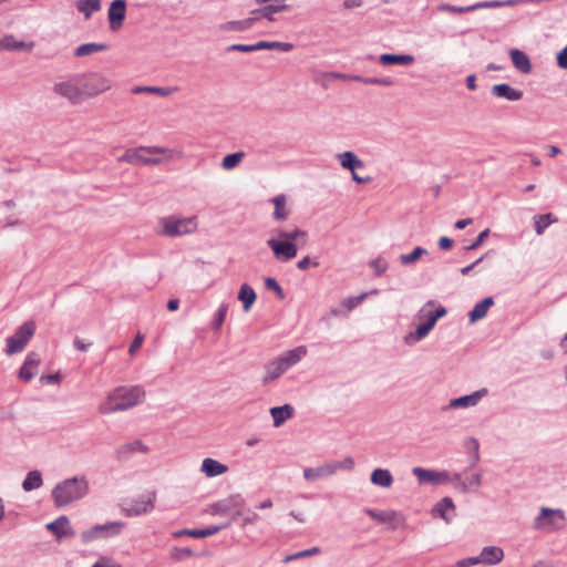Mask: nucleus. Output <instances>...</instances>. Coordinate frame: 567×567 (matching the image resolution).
Segmentation results:
<instances>
[{
    "label": "nucleus",
    "mask_w": 567,
    "mask_h": 567,
    "mask_svg": "<svg viewBox=\"0 0 567 567\" xmlns=\"http://www.w3.org/2000/svg\"><path fill=\"white\" fill-rule=\"evenodd\" d=\"M481 564L480 556L463 558L456 561V567H471Z\"/></svg>",
    "instance_id": "4d7b16f0"
},
{
    "label": "nucleus",
    "mask_w": 567,
    "mask_h": 567,
    "mask_svg": "<svg viewBox=\"0 0 567 567\" xmlns=\"http://www.w3.org/2000/svg\"><path fill=\"white\" fill-rule=\"evenodd\" d=\"M228 51L252 52L254 44H233L228 48Z\"/></svg>",
    "instance_id": "e2e57ef3"
},
{
    "label": "nucleus",
    "mask_w": 567,
    "mask_h": 567,
    "mask_svg": "<svg viewBox=\"0 0 567 567\" xmlns=\"http://www.w3.org/2000/svg\"><path fill=\"white\" fill-rule=\"evenodd\" d=\"M289 9V6L286 3H272L265 6L260 9H255L251 11V14L255 17L265 18L268 21H275V13H279Z\"/></svg>",
    "instance_id": "7c9ffc66"
},
{
    "label": "nucleus",
    "mask_w": 567,
    "mask_h": 567,
    "mask_svg": "<svg viewBox=\"0 0 567 567\" xmlns=\"http://www.w3.org/2000/svg\"><path fill=\"white\" fill-rule=\"evenodd\" d=\"M293 49V44L289 42L269 41L268 50H280L289 52Z\"/></svg>",
    "instance_id": "5fc2aeb1"
},
{
    "label": "nucleus",
    "mask_w": 567,
    "mask_h": 567,
    "mask_svg": "<svg viewBox=\"0 0 567 567\" xmlns=\"http://www.w3.org/2000/svg\"><path fill=\"white\" fill-rule=\"evenodd\" d=\"M259 20V17H251L243 20L227 21L219 25L224 32H244L252 28L254 23Z\"/></svg>",
    "instance_id": "a878e982"
},
{
    "label": "nucleus",
    "mask_w": 567,
    "mask_h": 567,
    "mask_svg": "<svg viewBox=\"0 0 567 567\" xmlns=\"http://www.w3.org/2000/svg\"><path fill=\"white\" fill-rule=\"evenodd\" d=\"M481 483H482V475H481V473H473L466 480V484H467L468 488L472 487V488L477 489L481 486Z\"/></svg>",
    "instance_id": "13d9d810"
},
{
    "label": "nucleus",
    "mask_w": 567,
    "mask_h": 567,
    "mask_svg": "<svg viewBox=\"0 0 567 567\" xmlns=\"http://www.w3.org/2000/svg\"><path fill=\"white\" fill-rule=\"evenodd\" d=\"M34 48L33 41L18 40L13 34H6L0 39V51H12V52H31Z\"/></svg>",
    "instance_id": "2eb2a0df"
},
{
    "label": "nucleus",
    "mask_w": 567,
    "mask_h": 567,
    "mask_svg": "<svg viewBox=\"0 0 567 567\" xmlns=\"http://www.w3.org/2000/svg\"><path fill=\"white\" fill-rule=\"evenodd\" d=\"M47 529L50 530L58 540L74 536V530L72 529L66 516H60L54 522L47 524Z\"/></svg>",
    "instance_id": "f3484780"
},
{
    "label": "nucleus",
    "mask_w": 567,
    "mask_h": 567,
    "mask_svg": "<svg viewBox=\"0 0 567 567\" xmlns=\"http://www.w3.org/2000/svg\"><path fill=\"white\" fill-rule=\"evenodd\" d=\"M245 499L239 494H234L225 499H221L210 506V514L225 515L234 508L241 507Z\"/></svg>",
    "instance_id": "dca6fc26"
},
{
    "label": "nucleus",
    "mask_w": 567,
    "mask_h": 567,
    "mask_svg": "<svg viewBox=\"0 0 567 567\" xmlns=\"http://www.w3.org/2000/svg\"><path fill=\"white\" fill-rule=\"evenodd\" d=\"M246 154L243 151L226 155L221 161V167L226 171H231L237 167L245 158Z\"/></svg>",
    "instance_id": "37998d69"
},
{
    "label": "nucleus",
    "mask_w": 567,
    "mask_h": 567,
    "mask_svg": "<svg viewBox=\"0 0 567 567\" xmlns=\"http://www.w3.org/2000/svg\"><path fill=\"white\" fill-rule=\"evenodd\" d=\"M557 64L561 69H567V45L557 54Z\"/></svg>",
    "instance_id": "680f3d73"
},
{
    "label": "nucleus",
    "mask_w": 567,
    "mask_h": 567,
    "mask_svg": "<svg viewBox=\"0 0 567 567\" xmlns=\"http://www.w3.org/2000/svg\"><path fill=\"white\" fill-rule=\"evenodd\" d=\"M60 381V375L59 373H54V374H44L40 378V382L42 383H47V384H52V383H58Z\"/></svg>",
    "instance_id": "69168bd1"
},
{
    "label": "nucleus",
    "mask_w": 567,
    "mask_h": 567,
    "mask_svg": "<svg viewBox=\"0 0 567 567\" xmlns=\"http://www.w3.org/2000/svg\"><path fill=\"white\" fill-rule=\"evenodd\" d=\"M566 517L561 509L542 507L535 519V528L546 530H558L564 527Z\"/></svg>",
    "instance_id": "9d476101"
},
{
    "label": "nucleus",
    "mask_w": 567,
    "mask_h": 567,
    "mask_svg": "<svg viewBox=\"0 0 567 567\" xmlns=\"http://www.w3.org/2000/svg\"><path fill=\"white\" fill-rule=\"evenodd\" d=\"M107 49H109V44H106V43H95V42L84 43V44L79 45L74 50V56H76V58L89 56V55H93L99 52L106 51Z\"/></svg>",
    "instance_id": "f704fd0d"
},
{
    "label": "nucleus",
    "mask_w": 567,
    "mask_h": 567,
    "mask_svg": "<svg viewBox=\"0 0 567 567\" xmlns=\"http://www.w3.org/2000/svg\"><path fill=\"white\" fill-rule=\"evenodd\" d=\"M237 299L243 305V310L248 312L257 299V295L251 286L243 284L238 290Z\"/></svg>",
    "instance_id": "2f4dec72"
},
{
    "label": "nucleus",
    "mask_w": 567,
    "mask_h": 567,
    "mask_svg": "<svg viewBox=\"0 0 567 567\" xmlns=\"http://www.w3.org/2000/svg\"><path fill=\"white\" fill-rule=\"evenodd\" d=\"M336 157L342 168L349 169L351 172V177L355 183L365 184L370 182V176L362 177L355 173L357 169H361L364 167V163L360 158H358L355 153L351 151H346L343 153L337 154Z\"/></svg>",
    "instance_id": "9b49d317"
},
{
    "label": "nucleus",
    "mask_w": 567,
    "mask_h": 567,
    "mask_svg": "<svg viewBox=\"0 0 567 567\" xmlns=\"http://www.w3.org/2000/svg\"><path fill=\"white\" fill-rule=\"evenodd\" d=\"M492 94L498 99L507 101H519L523 97V92L512 87L509 84L502 83L492 86Z\"/></svg>",
    "instance_id": "bb28decb"
},
{
    "label": "nucleus",
    "mask_w": 567,
    "mask_h": 567,
    "mask_svg": "<svg viewBox=\"0 0 567 567\" xmlns=\"http://www.w3.org/2000/svg\"><path fill=\"white\" fill-rule=\"evenodd\" d=\"M35 328L37 326L34 321H27L22 323L14 334L7 339L4 350L6 354L11 357L16 353L22 352L34 336Z\"/></svg>",
    "instance_id": "6e6552de"
},
{
    "label": "nucleus",
    "mask_w": 567,
    "mask_h": 567,
    "mask_svg": "<svg viewBox=\"0 0 567 567\" xmlns=\"http://www.w3.org/2000/svg\"><path fill=\"white\" fill-rule=\"evenodd\" d=\"M125 16H126L125 0H113L107 10L110 29L112 31H118L123 27Z\"/></svg>",
    "instance_id": "ddd939ff"
},
{
    "label": "nucleus",
    "mask_w": 567,
    "mask_h": 567,
    "mask_svg": "<svg viewBox=\"0 0 567 567\" xmlns=\"http://www.w3.org/2000/svg\"><path fill=\"white\" fill-rule=\"evenodd\" d=\"M488 236H489V229H485V230L481 231L480 235L477 236L476 240L473 244H471L468 247H466V249L474 250V249L478 248Z\"/></svg>",
    "instance_id": "6e6d98bb"
},
{
    "label": "nucleus",
    "mask_w": 567,
    "mask_h": 567,
    "mask_svg": "<svg viewBox=\"0 0 567 567\" xmlns=\"http://www.w3.org/2000/svg\"><path fill=\"white\" fill-rule=\"evenodd\" d=\"M340 465L337 462L324 463L318 467H306L303 470V477L309 483H315L321 478L332 476Z\"/></svg>",
    "instance_id": "f8f14e48"
},
{
    "label": "nucleus",
    "mask_w": 567,
    "mask_h": 567,
    "mask_svg": "<svg viewBox=\"0 0 567 567\" xmlns=\"http://www.w3.org/2000/svg\"><path fill=\"white\" fill-rule=\"evenodd\" d=\"M145 390L141 385H122L113 389L99 404L102 415L130 410L143 402Z\"/></svg>",
    "instance_id": "f03ea898"
},
{
    "label": "nucleus",
    "mask_w": 567,
    "mask_h": 567,
    "mask_svg": "<svg viewBox=\"0 0 567 567\" xmlns=\"http://www.w3.org/2000/svg\"><path fill=\"white\" fill-rule=\"evenodd\" d=\"M182 152L161 146H138L127 148L118 162L135 166L159 165L176 158H182Z\"/></svg>",
    "instance_id": "7ed1b4c3"
},
{
    "label": "nucleus",
    "mask_w": 567,
    "mask_h": 567,
    "mask_svg": "<svg viewBox=\"0 0 567 567\" xmlns=\"http://www.w3.org/2000/svg\"><path fill=\"white\" fill-rule=\"evenodd\" d=\"M453 246V240L449 237H441L439 240V247L443 250H447Z\"/></svg>",
    "instance_id": "774afa93"
},
{
    "label": "nucleus",
    "mask_w": 567,
    "mask_h": 567,
    "mask_svg": "<svg viewBox=\"0 0 567 567\" xmlns=\"http://www.w3.org/2000/svg\"><path fill=\"white\" fill-rule=\"evenodd\" d=\"M270 414L274 420V426L279 427L287 420L293 415V408L290 404H284L281 406H275L270 409Z\"/></svg>",
    "instance_id": "473e14b6"
},
{
    "label": "nucleus",
    "mask_w": 567,
    "mask_h": 567,
    "mask_svg": "<svg viewBox=\"0 0 567 567\" xmlns=\"http://www.w3.org/2000/svg\"><path fill=\"white\" fill-rule=\"evenodd\" d=\"M147 451L148 447L144 445L142 441H134L118 447L117 454L120 456H126L132 453H146Z\"/></svg>",
    "instance_id": "79ce46f5"
},
{
    "label": "nucleus",
    "mask_w": 567,
    "mask_h": 567,
    "mask_svg": "<svg viewBox=\"0 0 567 567\" xmlns=\"http://www.w3.org/2000/svg\"><path fill=\"white\" fill-rule=\"evenodd\" d=\"M227 526H229V523H227L225 525H219V526H209L207 528L192 529V530L187 532V536L194 537V538H204V537H208V536H213V535L217 534L219 530H221L223 528H225Z\"/></svg>",
    "instance_id": "a18cd8bd"
},
{
    "label": "nucleus",
    "mask_w": 567,
    "mask_h": 567,
    "mask_svg": "<svg viewBox=\"0 0 567 567\" xmlns=\"http://www.w3.org/2000/svg\"><path fill=\"white\" fill-rule=\"evenodd\" d=\"M431 331V328L424 322L416 327L415 331L409 332L404 336V342L408 346H413L423 338H425Z\"/></svg>",
    "instance_id": "a19ab883"
},
{
    "label": "nucleus",
    "mask_w": 567,
    "mask_h": 567,
    "mask_svg": "<svg viewBox=\"0 0 567 567\" xmlns=\"http://www.w3.org/2000/svg\"><path fill=\"white\" fill-rule=\"evenodd\" d=\"M154 508V495L142 497L141 499L134 501L128 507L123 509L127 517L138 516L146 514Z\"/></svg>",
    "instance_id": "6ab92c4d"
},
{
    "label": "nucleus",
    "mask_w": 567,
    "mask_h": 567,
    "mask_svg": "<svg viewBox=\"0 0 567 567\" xmlns=\"http://www.w3.org/2000/svg\"><path fill=\"white\" fill-rule=\"evenodd\" d=\"M379 62L383 66L389 65H411L414 58L411 54H390L384 53L379 56Z\"/></svg>",
    "instance_id": "c756f323"
},
{
    "label": "nucleus",
    "mask_w": 567,
    "mask_h": 567,
    "mask_svg": "<svg viewBox=\"0 0 567 567\" xmlns=\"http://www.w3.org/2000/svg\"><path fill=\"white\" fill-rule=\"evenodd\" d=\"M370 267L374 270L377 276H381L388 270L389 264L384 258L378 257L370 261Z\"/></svg>",
    "instance_id": "8fccbe9b"
},
{
    "label": "nucleus",
    "mask_w": 567,
    "mask_h": 567,
    "mask_svg": "<svg viewBox=\"0 0 567 567\" xmlns=\"http://www.w3.org/2000/svg\"><path fill=\"white\" fill-rule=\"evenodd\" d=\"M412 472L417 477L420 484L437 483L441 481V477L444 476L443 473H437L435 471L425 470L422 467H414Z\"/></svg>",
    "instance_id": "4c0bfd02"
},
{
    "label": "nucleus",
    "mask_w": 567,
    "mask_h": 567,
    "mask_svg": "<svg viewBox=\"0 0 567 567\" xmlns=\"http://www.w3.org/2000/svg\"><path fill=\"white\" fill-rule=\"evenodd\" d=\"M124 527L125 523L123 522H109L102 525H95L81 533V540L87 544L97 539L112 538L120 535Z\"/></svg>",
    "instance_id": "1a4fd4ad"
},
{
    "label": "nucleus",
    "mask_w": 567,
    "mask_h": 567,
    "mask_svg": "<svg viewBox=\"0 0 567 567\" xmlns=\"http://www.w3.org/2000/svg\"><path fill=\"white\" fill-rule=\"evenodd\" d=\"M487 393L486 389L477 390L471 394L452 399L449 409H465L475 406Z\"/></svg>",
    "instance_id": "aec40b11"
},
{
    "label": "nucleus",
    "mask_w": 567,
    "mask_h": 567,
    "mask_svg": "<svg viewBox=\"0 0 567 567\" xmlns=\"http://www.w3.org/2000/svg\"><path fill=\"white\" fill-rule=\"evenodd\" d=\"M274 205L272 218L276 221H284L288 219L291 209L288 206V198L285 194H279L270 199Z\"/></svg>",
    "instance_id": "4be33fe9"
},
{
    "label": "nucleus",
    "mask_w": 567,
    "mask_h": 567,
    "mask_svg": "<svg viewBox=\"0 0 567 567\" xmlns=\"http://www.w3.org/2000/svg\"><path fill=\"white\" fill-rule=\"evenodd\" d=\"M427 250L422 247H415L410 254H403L399 257L401 265L411 266L415 264L422 256L426 255Z\"/></svg>",
    "instance_id": "c03bdc74"
},
{
    "label": "nucleus",
    "mask_w": 567,
    "mask_h": 567,
    "mask_svg": "<svg viewBox=\"0 0 567 567\" xmlns=\"http://www.w3.org/2000/svg\"><path fill=\"white\" fill-rule=\"evenodd\" d=\"M298 241L306 245L308 241V233L295 227L289 231L284 229L277 230V238H269L267 246L271 249L274 257L278 261L287 262L297 256Z\"/></svg>",
    "instance_id": "20e7f679"
},
{
    "label": "nucleus",
    "mask_w": 567,
    "mask_h": 567,
    "mask_svg": "<svg viewBox=\"0 0 567 567\" xmlns=\"http://www.w3.org/2000/svg\"><path fill=\"white\" fill-rule=\"evenodd\" d=\"M87 493L89 481L84 475H81L58 483L51 495L56 507H64L82 499Z\"/></svg>",
    "instance_id": "39448f33"
},
{
    "label": "nucleus",
    "mask_w": 567,
    "mask_h": 567,
    "mask_svg": "<svg viewBox=\"0 0 567 567\" xmlns=\"http://www.w3.org/2000/svg\"><path fill=\"white\" fill-rule=\"evenodd\" d=\"M503 3L499 1L480 2V3H475L472 6H467V7H457V6H453V4L443 3V4H440L437 7V9L440 11H445V12H450V13H464V12H470V11H474V10L483 9V8H495V7H499Z\"/></svg>",
    "instance_id": "5701e85b"
},
{
    "label": "nucleus",
    "mask_w": 567,
    "mask_h": 567,
    "mask_svg": "<svg viewBox=\"0 0 567 567\" xmlns=\"http://www.w3.org/2000/svg\"><path fill=\"white\" fill-rule=\"evenodd\" d=\"M494 305V300L492 297H486L482 301L477 302L473 310L468 313V319L471 323H474L481 319H483L488 309Z\"/></svg>",
    "instance_id": "72a5a7b5"
},
{
    "label": "nucleus",
    "mask_w": 567,
    "mask_h": 567,
    "mask_svg": "<svg viewBox=\"0 0 567 567\" xmlns=\"http://www.w3.org/2000/svg\"><path fill=\"white\" fill-rule=\"evenodd\" d=\"M143 340H144L143 334L137 333L128 348V353L131 355H134L135 352L142 347Z\"/></svg>",
    "instance_id": "bf43d9fd"
},
{
    "label": "nucleus",
    "mask_w": 567,
    "mask_h": 567,
    "mask_svg": "<svg viewBox=\"0 0 567 567\" xmlns=\"http://www.w3.org/2000/svg\"><path fill=\"white\" fill-rule=\"evenodd\" d=\"M557 221H558L557 217L554 216L551 213L534 216V226H535L536 234L538 236L543 235L545 229L549 225L555 224Z\"/></svg>",
    "instance_id": "ea45409f"
},
{
    "label": "nucleus",
    "mask_w": 567,
    "mask_h": 567,
    "mask_svg": "<svg viewBox=\"0 0 567 567\" xmlns=\"http://www.w3.org/2000/svg\"><path fill=\"white\" fill-rule=\"evenodd\" d=\"M353 80L359 81L364 84H377V85H384L390 86L393 84L392 80L390 79H379V78H362V76H353Z\"/></svg>",
    "instance_id": "3c124183"
},
{
    "label": "nucleus",
    "mask_w": 567,
    "mask_h": 567,
    "mask_svg": "<svg viewBox=\"0 0 567 567\" xmlns=\"http://www.w3.org/2000/svg\"><path fill=\"white\" fill-rule=\"evenodd\" d=\"M91 567H121L115 564L110 557H102L96 563H94Z\"/></svg>",
    "instance_id": "052dcab7"
},
{
    "label": "nucleus",
    "mask_w": 567,
    "mask_h": 567,
    "mask_svg": "<svg viewBox=\"0 0 567 567\" xmlns=\"http://www.w3.org/2000/svg\"><path fill=\"white\" fill-rule=\"evenodd\" d=\"M113 80L101 71H86L55 81L52 91L71 104L95 99L113 89Z\"/></svg>",
    "instance_id": "f257e3e1"
},
{
    "label": "nucleus",
    "mask_w": 567,
    "mask_h": 567,
    "mask_svg": "<svg viewBox=\"0 0 567 567\" xmlns=\"http://www.w3.org/2000/svg\"><path fill=\"white\" fill-rule=\"evenodd\" d=\"M371 482L377 486L389 488L393 484V476L389 470L375 468L371 473Z\"/></svg>",
    "instance_id": "e433bc0d"
},
{
    "label": "nucleus",
    "mask_w": 567,
    "mask_h": 567,
    "mask_svg": "<svg viewBox=\"0 0 567 567\" xmlns=\"http://www.w3.org/2000/svg\"><path fill=\"white\" fill-rule=\"evenodd\" d=\"M434 301L426 302L417 312L419 319H426V324L431 328H434L436 321L446 315V309L444 307H439L435 311L432 310L434 307Z\"/></svg>",
    "instance_id": "412c9836"
},
{
    "label": "nucleus",
    "mask_w": 567,
    "mask_h": 567,
    "mask_svg": "<svg viewBox=\"0 0 567 567\" xmlns=\"http://www.w3.org/2000/svg\"><path fill=\"white\" fill-rule=\"evenodd\" d=\"M504 558V550L498 546H486L482 549L480 559L481 564L496 565Z\"/></svg>",
    "instance_id": "c85d7f7f"
},
{
    "label": "nucleus",
    "mask_w": 567,
    "mask_h": 567,
    "mask_svg": "<svg viewBox=\"0 0 567 567\" xmlns=\"http://www.w3.org/2000/svg\"><path fill=\"white\" fill-rule=\"evenodd\" d=\"M41 358L37 352H29L20 371L19 378L23 381H30L38 373Z\"/></svg>",
    "instance_id": "a211bd4d"
},
{
    "label": "nucleus",
    "mask_w": 567,
    "mask_h": 567,
    "mask_svg": "<svg viewBox=\"0 0 567 567\" xmlns=\"http://www.w3.org/2000/svg\"><path fill=\"white\" fill-rule=\"evenodd\" d=\"M171 556L175 560H182L186 557L193 556V550L190 548H173Z\"/></svg>",
    "instance_id": "864d4df0"
},
{
    "label": "nucleus",
    "mask_w": 567,
    "mask_h": 567,
    "mask_svg": "<svg viewBox=\"0 0 567 567\" xmlns=\"http://www.w3.org/2000/svg\"><path fill=\"white\" fill-rule=\"evenodd\" d=\"M197 229L198 221L196 216L182 217L168 215L157 219L155 233L162 237L176 238L194 234Z\"/></svg>",
    "instance_id": "423d86ee"
},
{
    "label": "nucleus",
    "mask_w": 567,
    "mask_h": 567,
    "mask_svg": "<svg viewBox=\"0 0 567 567\" xmlns=\"http://www.w3.org/2000/svg\"><path fill=\"white\" fill-rule=\"evenodd\" d=\"M320 551L321 550H320L319 547H312V548L305 549V550H301V551H298V553H295V554L287 555L284 560L286 563H288V561L300 559V558L316 556V555H319Z\"/></svg>",
    "instance_id": "49530a36"
},
{
    "label": "nucleus",
    "mask_w": 567,
    "mask_h": 567,
    "mask_svg": "<svg viewBox=\"0 0 567 567\" xmlns=\"http://www.w3.org/2000/svg\"><path fill=\"white\" fill-rule=\"evenodd\" d=\"M367 296L368 292H364L357 297H350L342 302V306H344L350 311L358 307L367 298Z\"/></svg>",
    "instance_id": "603ef678"
},
{
    "label": "nucleus",
    "mask_w": 567,
    "mask_h": 567,
    "mask_svg": "<svg viewBox=\"0 0 567 567\" xmlns=\"http://www.w3.org/2000/svg\"><path fill=\"white\" fill-rule=\"evenodd\" d=\"M307 354V348L299 346L289 350L281 355L270 360L265 364V374L262 375V384H269L278 380L286 371L296 365Z\"/></svg>",
    "instance_id": "0eeeda50"
},
{
    "label": "nucleus",
    "mask_w": 567,
    "mask_h": 567,
    "mask_svg": "<svg viewBox=\"0 0 567 567\" xmlns=\"http://www.w3.org/2000/svg\"><path fill=\"white\" fill-rule=\"evenodd\" d=\"M75 7L81 12L85 20H89L94 12L102 9L101 0H78Z\"/></svg>",
    "instance_id": "c9c22d12"
},
{
    "label": "nucleus",
    "mask_w": 567,
    "mask_h": 567,
    "mask_svg": "<svg viewBox=\"0 0 567 567\" xmlns=\"http://www.w3.org/2000/svg\"><path fill=\"white\" fill-rule=\"evenodd\" d=\"M200 471L207 477H216L226 474L228 472V466L215 458L206 457L202 462Z\"/></svg>",
    "instance_id": "cd10ccee"
},
{
    "label": "nucleus",
    "mask_w": 567,
    "mask_h": 567,
    "mask_svg": "<svg viewBox=\"0 0 567 567\" xmlns=\"http://www.w3.org/2000/svg\"><path fill=\"white\" fill-rule=\"evenodd\" d=\"M264 282H265V287L268 290L274 291L280 300H282L285 298V292L275 278L267 277V278H265Z\"/></svg>",
    "instance_id": "09e8293b"
},
{
    "label": "nucleus",
    "mask_w": 567,
    "mask_h": 567,
    "mask_svg": "<svg viewBox=\"0 0 567 567\" xmlns=\"http://www.w3.org/2000/svg\"><path fill=\"white\" fill-rule=\"evenodd\" d=\"M73 344L74 347L79 350V351H82V352H85L89 350V348L91 347V343L87 342H83L81 339L79 338H75L74 341H73Z\"/></svg>",
    "instance_id": "338daca9"
},
{
    "label": "nucleus",
    "mask_w": 567,
    "mask_h": 567,
    "mask_svg": "<svg viewBox=\"0 0 567 567\" xmlns=\"http://www.w3.org/2000/svg\"><path fill=\"white\" fill-rule=\"evenodd\" d=\"M227 311H228V306L225 305V303H221L215 315V319L212 323V328L214 330H219L220 327L223 326L224 321H225V318H226V315H227Z\"/></svg>",
    "instance_id": "de8ad7c7"
},
{
    "label": "nucleus",
    "mask_w": 567,
    "mask_h": 567,
    "mask_svg": "<svg viewBox=\"0 0 567 567\" xmlns=\"http://www.w3.org/2000/svg\"><path fill=\"white\" fill-rule=\"evenodd\" d=\"M508 54L514 68L517 71L523 74H529L532 72V63L525 52L519 49H511Z\"/></svg>",
    "instance_id": "b1692460"
},
{
    "label": "nucleus",
    "mask_w": 567,
    "mask_h": 567,
    "mask_svg": "<svg viewBox=\"0 0 567 567\" xmlns=\"http://www.w3.org/2000/svg\"><path fill=\"white\" fill-rule=\"evenodd\" d=\"M173 91H174V89H169V87L152 86L151 94H156V95L165 97V96H168Z\"/></svg>",
    "instance_id": "0e129e2a"
},
{
    "label": "nucleus",
    "mask_w": 567,
    "mask_h": 567,
    "mask_svg": "<svg viewBox=\"0 0 567 567\" xmlns=\"http://www.w3.org/2000/svg\"><path fill=\"white\" fill-rule=\"evenodd\" d=\"M365 514L379 523H389L393 529L403 527L405 524L404 516L395 511L377 512L368 508L365 509Z\"/></svg>",
    "instance_id": "4468645a"
},
{
    "label": "nucleus",
    "mask_w": 567,
    "mask_h": 567,
    "mask_svg": "<svg viewBox=\"0 0 567 567\" xmlns=\"http://www.w3.org/2000/svg\"><path fill=\"white\" fill-rule=\"evenodd\" d=\"M43 485L42 474L40 471L34 470L27 474L22 482V488L24 492H31L38 489Z\"/></svg>",
    "instance_id": "58836bf2"
},
{
    "label": "nucleus",
    "mask_w": 567,
    "mask_h": 567,
    "mask_svg": "<svg viewBox=\"0 0 567 567\" xmlns=\"http://www.w3.org/2000/svg\"><path fill=\"white\" fill-rule=\"evenodd\" d=\"M433 516L442 517L446 523H451L455 516V506L450 497L442 498L433 508Z\"/></svg>",
    "instance_id": "393cba45"
}]
</instances>
